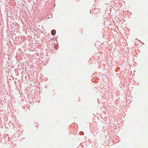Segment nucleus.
<instances>
[{"instance_id": "1", "label": "nucleus", "mask_w": 148, "mask_h": 148, "mask_svg": "<svg viewBox=\"0 0 148 148\" xmlns=\"http://www.w3.org/2000/svg\"><path fill=\"white\" fill-rule=\"evenodd\" d=\"M56 31L55 29H53L51 31V34L52 35L54 36L56 34Z\"/></svg>"}]
</instances>
